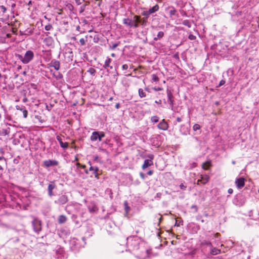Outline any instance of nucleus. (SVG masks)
<instances>
[{"label": "nucleus", "instance_id": "1", "mask_svg": "<svg viewBox=\"0 0 259 259\" xmlns=\"http://www.w3.org/2000/svg\"><path fill=\"white\" fill-rule=\"evenodd\" d=\"M15 56L18 60H20L23 64H27L33 59L34 54L31 50H28L25 52L24 56L21 54H16Z\"/></svg>", "mask_w": 259, "mask_h": 259}, {"label": "nucleus", "instance_id": "2", "mask_svg": "<svg viewBox=\"0 0 259 259\" xmlns=\"http://www.w3.org/2000/svg\"><path fill=\"white\" fill-rule=\"evenodd\" d=\"M139 16L135 15L133 18H126L123 19V24L130 28H136L139 27Z\"/></svg>", "mask_w": 259, "mask_h": 259}, {"label": "nucleus", "instance_id": "3", "mask_svg": "<svg viewBox=\"0 0 259 259\" xmlns=\"http://www.w3.org/2000/svg\"><path fill=\"white\" fill-rule=\"evenodd\" d=\"M127 244L133 250H138L140 249V240L137 237H130L126 238Z\"/></svg>", "mask_w": 259, "mask_h": 259}, {"label": "nucleus", "instance_id": "4", "mask_svg": "<svg viewBox=\"0 0 259 259\" xmlns=\"http://www.w3.org/2000/svg\"><path fill=\"white\" fill-rule=\"evenodd\" d=\"M166 94L167 97V102L169 104V108L174 111V105L175 104L174 97L171 90L168 89L166 90Z\"/></svg>", "mask_w": 259, "mask_h": 259}, {"label": "nucleus", "instance_id": "5", "mask_svg": "<svg viewBox=\"0 0 259 259\" xmlns=\"http://www.w3.org/2000/svg\"><path fill=\"white\" fill-rule=\"evenodd\" d=\"M33 229L34 232L38 233L41 230V222L37 219H35L32 222Z\"/></svg>", "mask_w": 259, "mask_h": 259}, {"label": "nucleus", "instance_id": "6", "mask_svg": "<svg viewBox=\"0 0 259 259\" xmlns=\"http://www.w3.org/2000/svg\"><path fill=\"white\" fill-rule=\"evenodd\" d=\"M147 157L149 159L145 160L142 166L143 169H145L153 164V160L154 159V155L153 154H149L147 155Z\"/></svg>", "mask_w": 259, "mask_h": 259}, {"label": "nucleus", "instance_id": "7", "mask_svg": "<svg viewBox=\"0 0 259 259\" xmlns=\"http://www.w3.org/2000/svg\"><path fill=\"white\" fill-rule=\"evenodd\" d=\"M68 201V198L66 195H62L59 196L57 200L55 201V203L59 205H63L66 204Z\"/></svg>", "mask_w": 259, "mask_h": 259}, {"label": "nucleus", "instance_id": "8", "mask_svg": "<svg viewBox=\"0 0 259 259\" xmlns=\"http://www.w3.org/2000/svg\"><path fill=\"white\" fill-rule=\"evenodd\" d=\"M59 164L58 161L55 160H47L44 161L43 166L49 167L52 166H57Z\"/></svg>", "mask_w": 259, "mask_h": 259}, {"label": "nucleus", "instance_id": "9", "mask_svg": "<svg viewBox=\"0 0 259 259\" xmlns=\"http://www.w3.org/2000/svg\"><path fill=\"white\" fill-rule=\"evenodd\" d=\"M168 124L165 119H162L157 125L158 129L163 131H166L168 128Z\"/></svg>", "mask_w": 259, "mask_h": 259}, {"label": "nucleus", "instance_id": "10", "mask_svg": "<svg viewBox=\"0 0 259 259\" xmlns=\"http://www.w3.org/2000/svg\"><path fill=\"white\" fill-rule=\"evenodd\" d=\"M10 125L5 124V126L0 130V135L2 136L9 135L10 133Z\"/></svg>", "mask_w": 259, "mask_h": 259}, {"label": "nucleus", "instance_id": "11", "mask_svg": "<svg viewBox=\"0 0 259 259\" xmlns=\"http://www.w3.org/2000/svg\"><path fill=\"white\" fill-rule=\"evenodd\" d=\"M244 178L241 177L235 180V184L238 189H241L244 186Z\"/></svg>", "mask_w": 259, "mask_h": 259}, {"label": "nucleus", "instance_id": "12", "mask_svg": "<svg viewBox=\"0 0 259 259\" xmlns=\"http://www.w3.org/2000/svg\"><path fill=\"white\" fill-rule=\"evenodd\" d=\"M56 186L53 182H51L48 185V195L50 197H52L54 195L53 190L56 188Z\"/></svg>", "mask_w": 259, "mask_h": 259}, {"label": "nucleus", "instance_id": "13", "mask_svg": "<svg viewBox=\"0 0 259 259\" xmlns=\"http://www.w3.org/2000/svg\"><path fill=\"white\" fill-rule=\"evenodd\" d=\"M189 127L185 125L182 124L180 128V133L184 135H187L189 133Z\"/></svg>", "mask_w": 259, "mask_h": 259}, {"label": "nucleus", "instance_id": "14", "mask_svg": "<svg viewBox=\"0 0 259 259\" xmlns=\"http://www.w3.org/2000/svg\"><path fill=\"white\" fill-rule=\"evenodd\" d=\"M56 139L59 142L61 147L63 149H66L68 147V143L67 142H63L62 138L60 136H57Z\"/></svg>", "mask_w": 259, "mask_h": 259}, {"label": "nucleus", "instance_id": "15", "mask_svg": "<svg viewBox=\"0 0 259 259\" xmlns=\"http://www.w3.org/2000/svg\"><path fill=\"white\" fill-rule=\"evenodd\" d=\"M60 62L56 60H52L50 63V66L53 67L56 70L60 69Z\"/></svg>", "mask_w": 259, "mask_h": 259}, {"label": "nucleus", "instance_id": "16", "mask_svg": "<svg viewBox=\"0 0 259 259\" xmlns=\"http://www.w3.org/2000/svg\"><path fill=\"white\" fill-rule=\"evenodd\" d=\"M90 165H91L89 168V170L92 171V174L95 175V177L97 178H98V175L97 174V171L99 170V168L97 166H92L90 162H89Z\"/></svg>", "mask_w": 259, "mask_h": 259}, {"label": "nucleus", "instance_id": "17", "mask_svg": "<svg viewBox=\"0 0 259 259\" xmlns=\"http://www.w3.org/2000/svg\"><path fill=\"white\" fill-rule=\"evenodd\" d=\"M90 139L92 141H96L97 140L99 141V132L95 131L93 132Z\"/></svg>", "mask_w": 259, "mask_h": 259}, {"label": "nucleus", "instance_id": "18", "mask_svg": "<svg viewBox=\"0 0 259 259\" xmlns=\"http://www.w3.org/2000/svg\"><path fill=\"white\" fill-rule=\"evenodd\" d=\"M159 6L158 5H155L154 6H153L152 8H150L148 10H147L149 12V13L150 14H152L157 11L159 10Z\"/></svg>", "mask_w": 259, "mask_h": 259}, {"label": "nucleus", "instance_id": "19", "mask_svg": "<svg viewBox=\"0 0 259 259\" xmlns=\"http://www.w3.org/2000/svg\"><path fill=\"white\" fill-rule=\"evenodd\" d=\"M139 24H140L143 26H145L147 25V19L143 18L142 19H141L140 16H139V21H138V25H139Z\"/></svg>", "mask_w": 259, "mask_h": 259}, {"label": "nucleus", "instance_id": "20", "mask_svg": "<svg viewBox=\"0 0 259 259\" xmlns=\"http://www.w3.org/2000/svg\"><path fill=\"white\" fill-rule=\"evenodd\" d=\"M164 34L163 31H159L158 32L157 35L156 37H154L153 40L154 41H157L158 40H160L164 36Z\"/></svg>", "mask_w": 259, "mask_h": 259}, {"label": "nucleus", "instance_id": "21", "mask_svg": "<svg viewBox=\"0 0 259 259\" xmlns=\"http://www.w3.org/2000/svg\"><path fill=\"white\" fill-rule=\"evenodd\" d=\"M210 254L211 255H217L221 252V250L215 247H212V246L210 248Z\"/></svg>", "mask_w": 259, "mask_h": 259}, {"label": "nucleus", "instance_id": "22", "mask_svg": "<svg viewBox=\"0 0 259 259\" xmlns=\"http://www.w3.org/2000/svg\"><path fill=\"white\" fill-rule=\"evenodd\" d=\"M111 61V59L110 58H109V57H107L105 62L104 65H103V67L105 69H106L108 67H110L111 69H112V67L110 66V63Z\"/></svg>", "mask_w": 259, "mask_h": 259}, {"label": "nucleus", "instance_id": "23", "mask_svg": "<svg viewBox=\"0 0 259 259\" xmlns=\"http://www.w3.org/2000/svg\"><path fill=\"white\" fill-rule=\"evenodd\" d=\"M67 221V218L64 215H61L58 218V223L59 224H63L66 222Z\"/></svg>", "mask_w": 259, "mask_h": 259}, {"label": "nucleus", "instance_id": "24", "mask_svg": "<svg viewBox=\"0 0 259 259\" xmlns=\"http://www.w3.org/2000/svg\"><path fill=\"white\" fill-rule=\"evenodd\" d=\"M139 96L140 98H144L146 96V93L142 89H139L138 90Z\"/></svg>", "mask_w": 259, "mask_h": 259}, {"label": "nucleus", "instance_id": "25", "mask_svg": "<svg viewBox=\"0 0 259 259\" xmlns=\"http://www.w3.org/2000/svg\"><path fill=\"white\" fill-rule=\"evenodd\" d=\"M201 245L202 246L206 245L210 247V248L212 246V243L210 241L207 240H203L202 241Z\"/></svg>", "mask_w": 259, "mask_h": 259}, {"label": "nucleus", "instance_id": "26", "mask_svg": "<svg viewBox=\"0 0 259 259\" xmlns=\"http://www.w3.org/2000/svg\"><path fill=\"white\" fill-rule=\"evenodd\" d=\"M182 24L184 25L187 26L189 28H190L191 27V25H192V23H191V21L190 20H183V22H182Z\"/></svg>", "mask_w": 259, "mask_h": 259}, {"label": "nucleus", "instance_id": "27", "mask_svg": "<svg viewBox=\"0 0 259 259\" xmlns=\"http://www.w3.org/2000/svg\"><path fill=\"white\" fill-rule=\"evenodd\" d=\"M20 32L21 35H29L33 33V31L32 30L26 29L24 32L20 31Z\"/></svg>", "mask_w": 259, "mask_h": 259}, {"label": "nucleus", "instance_id": "28", "mask_svg": "<svg viewBox=\"0 0 259 259\" xmlns=\"http://www.w3.org/2000/svg\"><path fill=\"white\" fill-rule=\"evenodd\" d=\"M124 209L126 213H128L130 210V207L128 205V202L127 201L124 202Z\"/></svg>", "mask_w": 259, "mask_h": 259}, {"label": "nucleus", "instance_id": "29", "mask_svg": "<svg viewBox=\"0 0 259 259\" xmlns=\"http://www.w3.org/2000/svg\"><path fill=\"white\" fill-rule=\"evenodd\" d=\"M159 118L158 116L155 115L152 116L151 118V121L153 123H156L159 121Z\"/></svg>", "mask_w": 259, "mask_h": 259}, {"label": "nucleus", "instance_id": "30", "mask_svg": "<svg viewBox=\"0 0 259 259\" xmlns=\"http://www.w3.org/2000/svg\"><path fill=\"white\" fill-rule=\"evenodd\" d=\"M90 4V2H87L86 4H84V5H83L82 6H81L80 7V11L79 12L80 13L83 12L85 9V7L87 6H88L89 4Z\"/></svg>", "mask_w": 259, "mask_h": 259}, {"label": "nucleus", "instance_id": "31", "mask_svg": "<svg viewBox=\"0 0 259 259\" xmlns=\"http://www.w3.org/2000/svg\"><path fill=\"white\" fill-rule=\"evenodd\" d=\"M210 165V162H204L202 164V167L204 169H207Z\"/></svg>", "mask_w": 259, "mask_h": 259}, {"label": "nucleus", "instance_id": "32", "mask_svg": "<svg viewBox=\"0 0 259 259\" xmlns=\"http://www.w3.org/2000/svg\"><path fill=\"white\" fill-rule=\"evenodd\" d=\"M141 14L142 16H144V18L146 19H147L149 18V15H150V14L149 13V12L148 11H143Z\"/></svg>", "mask_w": 259, "mask_h": 259}, {"label": "nucleus", "instance_id": "33", "mask_svg": "<svg viewBox=\"0 0 259 259\" xmlns=\"http://www.w3.org/2000/svg\"><path fill=\"white\" fill-rule=\"evenodd\" d=\"M152 80L154 82H157L159 81V78L156 74H153L152 75Z\"/></svg>", "mask_w": 259, "mask_h": 259}, {"label": "nucleus", "instance_id": "34", "mask_svg": "<svg viewBox=\"0 0 259 259\" xmlns=\"http://www.w3.org/2000/svg\"><path fill=\"white\" fill-rule=\"evenodd\" d=\"M88 72L91 75H94L96 73V70L93 68H90Z\"/></svg>", "mask_w": 259, "mask_h": 259}, {"label": "nucleus", "instance_id": "35", "mask_svg": "<svg viewBox=\"0 0 259 259\" xmlns=\"http://www.w3.org/2000/svg\"><path fill=\"white\" fill-rule=\"evenodd\" d=\"M200 128V126L198 124H195L193 125V129L194 131H196Z\"/></svg>", "mask_w": 259, "mask_h": 259}, {"label": "nucleus", "instance_id": "36", "mask_svg": "<svg viewBox=\"0 0 259 259\" xmlns=\"http://www.w3.org/2000/svg\"><path fill=\"white\" fill-rule=\"evenodd\" d=\"M0 11L3 14H4L6 12L7 9H6V8L4 6L2 5V6H0Z\"/></svg>", "mask_w": 259, "mask_h": 259}, {"label": "nucleus", "instance_id": "37", "mask_svg": "<svg viewBox=\"0 0 259 259\" xmlns=\"http://www.w3.org/2000/svg\"><path fill=\"white\" fill-rule=\"evenodd\" d=\"M119 44L118 43H114L112 45L110 46V49L111 50H114Z\"/></svg>", "mask_w": 259, "mask_h": 259}, {"label": "nucleus", "instance_id": "38", "mask_svg": "<svg viewBox=\"0 0 259 259\" xmlns=\"http://www.w3.org/2000/svg\"><path fill=\"white\" fill-rule=\"evenodd\" d=\"M93 40L94 42L97 43L99 40V37L98 35H95L94 36Z\"/></svg>", "mask_w": 259, "mask_h": 259}, {"label": "nucleus", "instance_id": "39", "mask_svg": "<svg viewBox=\"0 0 259 259\" xmlns=\"http://www.w3.org/2000/svg\"><path fill=\"white\" fill-rule=\"evenodd\" d=\"M45 28L46 30L49 31L53 28V26L51 24H49L45 26Z\"/></svg>", "mask_w": 259, "mask_h": 259}, {"label": "nucleus", "instance_id": "40", "mask_svg": "<svg viewBox=\"0 0 259 259\" xmlns=\"http://www.w3.org/2000/svg\"><path fill=\"white\" fill-rule=\"evenodd\" d=\"M105 134L104 132H99V137H100V139H99V141H102V138L104 137H105Z\"/></svg>", "mask_w": 259, "mask_h": 259}, {"label": "nucleus", "instance_id": "41", "mask_svg": "<svg viewBox=\"0 0 259 259\" xmlns=\"http://www.w3.org/2000/svg\"><path fill=\"white\" fill-rule=\"evenodd\" d=\"M22 113H23V117L24 118H26L27 117V115H28V111H27V110L26 109H24L23 110Z\"/></svg>", "mask_w": 259, "mask_h": 259}, {"label": "nucleus", "instance_id": "42", "mask_svg": "<svg viewBox=\"0 0 259 259\" xmlns=\"http://www.w3.org/2000/svg\"><path fill=\"white\" fill-rule=\"evenodd\" d=\"M188 38L190 40H195L196 39V36L192 34H190L188 36Z\"/></svg>", "mask_w": 259, "mask_h": 259}, {"label": "nucleus", "instance_id": "43", "mask_svg": "<svg viewBox=\"0 0 259 259\" xmlns=\"http://www.w3.org/2000/svg\"><path fill=\"white\" fill-rule=\"evenodd\" d=\"M182 121V119L181 117H178L176 118V121H174V124L176 125L178 122H180Z\"/></svg>", "mask_w": 259, "mask_h": 259}, {"label": "nucleus", "instance_id": "44", "mask_svg": "<svg viewBox=\"0 0 259 259\" xmlns=\"http://www.w3.org/2000/svg\"><path fill=\"white\" fill-rule=\"evenodd\" d=\"M85 41L86 40L84 39L83 38H82L79 40V42L82 46H84L85 45Z\"/></svg>", "mask_w": 259, "mask_h": 259}, {"label": "nucleus", "instance_id": "45", "mask_svg": "<svg viewBox=\"0 0 259 259\" xmlns=\"http://www.w3.org/2000/svg\"><path fill=\"white\" fill-rule=\"evenodd\" d=\"M226 81L225 80H221L220 81V83H219V87H221L223 85H224Z\"/></svg>", "mask_w": 259, "mask_h": 259}, {"label": "nucleus", "instance_id": "46", "mask_svg": "<svg viewBox=\"0 0 259 259\" xmlns=\"http://www.w3.org/2000/svg\"><path fill=\"white\" fill-rule=\"evenodd\" d=\"M89 209L90 212H95L96 211V208L95 207H93L92 208L89 207Z\"/></svg>", "mask_w": 259, "mask_h": 259}, {"label": "nucleus", "instance_id": "47", "mask_svg": "<svg viewBox=\"0 0 259 259\" xmlns=\"http://www.w3.org/2000/svg\"><path fill=\"white\" fill-rule=\"evenodd\" d=\"M152 89L155 91H161L162 90V88H160V87H158V88L154 87V88H153Z\"/></svg>", "mask_w": 259, "mask_h": 259}, {"label": "nucleus", "instance_id": "48", "mask_svg": "<svg viewBox=\"0 0 259 259\" xmlns=\"http://www.w3.org/2000/svg\"><path fill=\"white\" fill-rule=\"evenodd\" d=\"M75 3L77 5H79L81 4L82 2L84 1V0H75Z\"/></svg>", "mask_w": 259, "mask_h": 259}, {"label": "nucleus", "instance_id": "49", "mask_svg": "<svg viewBox=\"0 0 259 259\" xmlns=\"http://www.w3.org/2000/svg\"><path fill=\"white\" fill-rule=\"evenodd\" d=\"M128 65L127 64H123L122 66V68L123 70H126L128 69Z\"/></svg>", "mask_w": 259, "mask_h": 259}, {"label": "nucleus", "instance_id": "50", "mask_svg": "<svg viewBox=\"0 0 259 259\" xmlns=\"http://www.w3.org/2000/svg\"><path fill=\"white\" fill-rule=\"evenodd\" d=\"M16 109H17V110H20V111H21L22 112V111H23V110L24 109H25V107H24V108H21V107H20V106H16Z\"/></svg>", "mask_w": 259, "mask_h": 259}, {"label": "nucleus", "instance_id": "51", "mask_svg": "<svg viewBox=\"0 0 259 259\" xmlns=\"http://www.w3.org/2000/svg\"><path fill=\"white\" fill-rule=\"evenodd\" d=\"M180 187L181 189L182 190H185L186 188V186L184 185L183 184H181L180 185Z\"/></svg>", "mask_w": 259, "mask_h": 259}, {"label": "nucleus", "instance_id": "52", "mask_svg": "<svg viewBox=\"0 0 259 259\" xmlns=\"http://www.w3.org/2000/svg\"><path fill=\"white\" fill-rule=\"evenodd\" d=\"M30 85H31V88H32L34 89H36V88H37L36 84H35L34 83H31Z\"/></svg>", "mask_w": 259, "mask_h": 259}, {"label": "nucleus", "instance_id": "53", "mask_svg": "<svg viewBox=\"0 0 259 259\" xmlns=\"http://www.w3.org/2000/svg\"><path fill=\"white\" fill-rule=\"evenodd\" d=\"M140 177L142 179H145V175L143 174V172H141L140 174Z\"/></svg>", "mask_w": 259, "mask_h": 259}, {"label": "nucleus", "instance_id": "54", "mask_svg": "<svg viewBox=\"0 0 259 259\" xmlns=\"http://www.w3.org/2000/svg\"><path fill=\"white\" fill-rule=\"evenodd\" d=\"M228 192L229 194H231L233 193V190L232 189L230 188V189H228Z\"/></svg>", "mask_w": 259, "mask_h": 259}, {"label": "nucleus", "instance_id": "55", "mask_svg": "<svg viewBox=\"0 0 259 259\" xmlns=\"http://www.w3.org/2000/svg\"><path fill=\"white\" fill-rule=\"evenodd\" d=\"M70 206H71V204H68V205L66 206V207H65V210H66L67 212H68V213H70V212H69V211L68 210V209L69 208V207Z\"/></svg>", "mask_w": 259, "mask_h": 259}, {"label": "nucleus", "instance_id": "56", "mask_svg": "<svg viewBox=\"0 0 259 259\" xmlns=\"http://www.w3.org/2000/svg\"><path fill=\"white\" fill-rule=\"evenodd\" d=\"M153 174V171L152 170H150L147 172V175L151 176Z\"/></svg>", "mask_w": 259, "mask_h": 259}, {"label": "nucleus", "instance_id": "57", "mask_svg": "<svg viewBox=\"0 0 259 259\" xmlns=\"http://www.w3.org/2000/svg\"><path fill=\"white\" fill-rule=\"evenodd\" d=\"M115 106L116 109H119L120 106V105L119 103H117L115 104Z\"/></svg>", "mask_w": 259, "mask_h": 259}, {"label": "nucleus", "instance_id": "58", "mask_svg": "<svg viewBox=\"0 0 259 259\" xmlns=\"http://www.w3.org/2000/svg\"><path fill=\"white\" fill-rule=\"evenodd\" d=\"M175 12H176V10H170L169 13H170V15H174L175 13Z\"/></svg>", "mask_w": 259, "mask_h": 259}, {"label": "nucleus", "instance_id": "59", "mask_svg": "<svg viewBox=\"0 0 259 259\" xmlns=\"http://www.w3.org/2000/svg\"><path fill=\"white\" fill-rule=\"evenodd\" d=\"M155 103L157 104H161V100H159L158 101H155Z\"/></svg>", "mask_w": 259, "mask_h": 259}, {"label": "nucleus", "instance_id": "60", "mask_svg": "<svg viewBox=\"0 0 259 259\" xmlns=\"http://www.w3.org/2000/svg\"><path fill=\"white\" fill-rule=\"evenodd\" d=\"M22 69V66L21 65H19L17 67V70L19 71Z\"/></svg>", "mask_w": 259, "mask_h": 259}, {"label": "nucleus", "instance_id": "61", "mask_svg": "<svg viewBox=\"0 0 259 259\" xmlns=\"http://www.w3.org/2000/svg\"><path fill=\"white\" fill-rule=\"evenodd\" d=\"M3 160H6L4 156H0V161Z\"/></svg>", "mask_w": 259, "mask_h": 259}, {"label": "nucleus", "instance_id": "62", "mask_svg": "<svg viewBox=\"0 0 259 259\" xmlns=\"http://www.w3.org/2000/svg\"><path fill=\"white\" fill-rule=\"evenodd\" d=\"M21 73L22 74H23V75L25 76L27 74V72L26 71H22Z\"/></svg>", "mask_w": 259, "mask_h": 259}, {"label": "nucleus", "instance_id": "63", "mask_svg": "<svg viewBox=\"0 0 259 259\" xmlns=\"http://www.w3.org/2000/svg\"><path fill=\"white\" fill-rule=\"evenodd\" d=\"M3 169H3V167L2 166V165H0V170H1V171H3Z\"/></svg>", "mask_w": 259, "mask_h": 259}, {"label": "nucleus", "instance_id": "64", "mask_svg": "<svg viewBox=\"0 0 259 259\" xmlns=\"http://www.w3.org/2000/svg\"><path fill=\"white\" fill-rule=\"evenodd\" d=\"M111 56L112 57H114L115 56V54L112 53V54H111Z\"/></svg>", "mask_w": 259, "mask_h": 259}]
</instances>
